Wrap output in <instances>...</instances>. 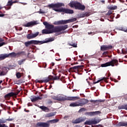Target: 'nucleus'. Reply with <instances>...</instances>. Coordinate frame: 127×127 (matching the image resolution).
Here are the masks:
<instances>
[{
  "mask_svg": "<svg viewBox=\"0 0 127 127\" xmlns=\"http://www.w3.org/2000/svg\"><path fill=\"white\" fill-rule=\"evenodd\" d=\"M61 6H64V4L63 3L58 2L56 3H51L48 5V7H50V8H52L55 11L64 12V13H67L68 14H73V13H74V10L65 7H62L58 9L59 7H61Z\"/></svg>",
  "mask_w": 127,
  "mask_h": 127,
  "instance_id": "obj_1",
  "label": "nucleus"
},
{
  "mask_svg": "<svg viewBox=\"0 0 127 127\" xmlns=\"http://www.w3.org/2000/svg\"><path fill=\"white\" fill-rule=\"evenodd\" d=\"M52 41H54V39L52 38L46 39L45 41H36V40H31L28 42H26L24 43V45L26 47H28L29 45H31V44H34V45H40L41 44H43L44 43H48V42H52Z\"/></svg>",
  "mask_w": 127,
  "mask_h": 127,
  "instance_id": "obj_2",
  "label": "nucleus"
},
{
  "mask_svg": "<svg viewBox=\"0 0 127 127\" xmlns=\"http://www.w3.org/2000/svg\"><path fill=\"white\" fill-rule=\"evenodd\" d=\"M53 100H56L57 101H59L60 102H64V101H77V100H79L80 97L78 96L71 97H67L62 96V95H57V96L53 97Z\"/></svg>",
  "mask_w": 127,
  "mask_h": 127,
  "instance_id": "obj_3",
  "label": "nucleus"
},
{
  "mask_svg": "<svg viewBox=\"0 0 127 127\" xmlns=\"http://www.w3.org/2000/svg\"><path fill=\"white\" fill-rule=\"evenodd\" d=\"M69 6L70 7H74L75 9H78V10H85L86 6L85 5L82 4V3L79 2L70 1L69 3Z\"/></svg>",
  "mask_w": 127,
  "mask_h": 127,
  "instance_id": "obj_4",
  "label": "nucleus"
},
{
  "mask_svg": "<svg viewBox=\"0 0 127 127\" xmlns=\"http://www.w3.org/2000/svg\"><path fill=\"white\" fill-rule=\"evenodd\" d=\"M89 103V100L83 98L81 99L77 102H73L69 104V107H83Z\"/></svg>",
  "mask_w": 127,
  "mask_h": 127,
  "instance_id": "obj_5",
  "label": "nucleus"
},
{
  "mask_svg": "<svg viewBox=\"0 0 127 127\" xmlns=\"http://www.w3.org/2000/svg\"><path fill=\"white\" fill-rule=\"evenodd\" d=\"M76 20H77V18H73L68 20H62L55 22L54 24H55V25H60V24H67V23L74 22V21H76Z\"/></svg>",
  "mask_w": 127,
  "mask_h": 127,
  "instance_id": "obj_6",
  "label": "nucleus"
},
{
  "mask_svg": "<svg viewBox=\"0 0 127 127\" xmlns=\"http://www.w3.org/2000/svg\"><path fill=\"white\" fill-rule=\"evenodd\" d=\"M68 28V25H64L63 26H57L54 27L52 29V32L56 33V32H61V31H63L64 30H66Z\"/></svg>",
  "mask_w": 127,
  "mask_h": 127,
  "instance_id": "obj_7",
  "label": "nucleus"
},
{
  "mask_svg": "<svg viewBox=\"0 0 127 127\" xmlns=\"http://www.w3.org/2000/svg\"><path fill=\"white\" fill-rule=\"evenodd\" d=\"M118 64H119V61L117 60H113L109 62H107L105 64H101V66L102 67H108L109 66H112V67H114L115 66V64L116 66H118Z\"/></svg>",
  "mask_w": 127,
  "mask_h": 127,
  "instance_id": "obj_8",
  "label": "nucleus"
},
{
  "mask_svg": "<svg viewBox=\"0 0 127 127\" xmlns=\"http://www.w3.org/2000/svg\"><path fill=\"white\" fill-rule=\"evenodd\" d=\"M8 57H16V53H15V52H12L8 54H1L0 55V61L5 59V58H8Z\"/></svg>",
  "mask_w": 127,
  "mask_h": 127,
  "instance_id": "obj_9",
  "label": "nucleus"
},
{
  "mask_svg": "<svg viewBox=\"0 0 127 127\" xmlns=\"http://www.w3.org/2000/svg\"><path fill=\"white\" fill-rule=\"evenodd\" d=\"M82 68V65H76L70 67L69 69V72L77 73L79 71V69Z\"/></svg>",
  "mask_w": 127,
  "mask_h": 127,
  "instance_id": "obj_10",
  "label": "nucleus"
},
{
  "mask_svg": "<svg viewBox=\"0 0 127 127\" xmlns=\"http://www.w3.org/2000/svg\"><path fill=\"white\" fill-rule=\"evenodd\" d=\"M86 120V119H84L82 117L77 118L75 120L72 121V123L76 125L77 124H80L83 123L84 121Z\"/></svg>",
  "mask_w": 127,
  "mask_h": 127,
  "instance_id": "obj_11",
  "label": "nucleus"
},
{
  "mask_svg": "<svg viewBox=\"0 0 127 127\" xmlns=\"http://www.w3.org/2000/svg\"><path fill=\"white\" fill-rule=\"evenodd\" d=\"M101 122V120H98L97 121L92 120L91 121H86L84 123V125H87L88 126H91L92 125H97V124H99Z\"/></svg>",
  "mask_w": 127,
  "mask_h": 127,
  "instance_id": "obj_12",
  "label": "nucleus"
},
{
  "mask_svg": "<svg viewBox=\"0 0 127 127\" xmlns=\"http://www.w3.org/2000/svg\"><path fill=\"white\" fill-rule=\"evenodd\" d=\"M113 48L112 45H102L101 46L100 49L101 51H106L107 50H110Z\"/></svg>",
  "mask_w": 127,
  "mask_h": 127,
  "instance_id": "obj_13",
  "label": "nucleus"
},
{
  "mask_svg": "<svg viewBox=\"0 0 127 127\" xmlns=\"http://www.w3.org/2000/svg\"><path fill=\"white\" fill-rule=\"evenodd\" d=\"M35 127H49V124L44 122H38Z\"/></svg>",
  "mask_w": 127,
  "mask_h": 127,
  "instance_id": "obj_14",
  "label": "nucleus"
},
{
  "mask_svg": "<svg viewBox=\"0 0 127 127\" xmlns=\"http://www.w3.org/2000/svg\"><path fill=\"white\" fill-rule=\"evenodd\" d=\"M39 34V32H36L35 34H28L27 35V39H32V38H35Z\"/></svg>",
  "mask_w": 127,
  "mask_h": 127,
  "instance_id": "obj_15",
  "label": "nucleus"
},
{
  "mask_svg": "<svg viewBox=\"0 0 127 127\" xmlns=\"http://www.w3.org/2000/svg\"><path fill=\"white\" fill-rule=\"evenodd\" d=\"M30 100L32 103H35V102L39 101V100H42V97L39 96L36 97L35 96H31Z\"/></svg>",
  "mask_w": 127,
  "mask_h": 127,
  "instance_id": "obj_16",
  "label": "nucleus"
},
{
  "mask_svg": "<svg viewBox=\"0 0 127 127\" xmlns=\"http://www.w3.org/2000/svg\"><path fill=\"white\" fill-rule=\"evenodd\" d=\"M36 24H37V23H36V22L31 21L24 24L23 26H24L25 27H30V26H33L34 25H36Z\"/></svg>",
  "mask_w": 127,
  "mask_h": 127,
  "instance_id": "obj_17",
  "label": "nucleus"
},
{
  "mask_svg": "<svg viewBox=\"0 0 127 127\" xmlns=\"http://www.w3.org/2000/svg\"><path fill=\"white\" fill-rule=\"evenodd\" d=\"M43 24L46 26V28H47V29H53V28H54V25H51L47 22H44Z\"/></svg>",
  "mask_w": 127,
  "mask_h": 127,
  "instance_id": "obj_18",
  "label": "nucleus"
},
{
  "mask_svg": "<svg viewBox=\"0 0 127 127\" xmlns=\"http://www.w3.org/2000/svg\"><path fill=\"white\" fill-rule=\"evenodd\" d=\"M100 114H101V112L95 111V112H86L85 113V115H87V116H91L92 117V116H95L96 115H100Z\"/></svg>",
  "mask_w": 127,
  "mask_h": 127,
  "instance_id": "obj_19",
  "label": "nucleus"
},
{
  "mask_svg": "<svg viewBox=\"0 0 127 127\" xmlns=\"http://www.w3.org/2000/svg\"><path fill=\"white\" fill-rule=\"evenodd\" d=\"M13 96H14V92H10L4 96V98L9 100L10 97H13Z\"/></svg>",
  "mask_w": 127,
  "mask_h": 127,
  "instance_id": "obj_20",
  "label": "nucleus"
},
{
  "mask_svg": "<svg viewBox=\"0 0 127 127\" xmlns=\"http://www.w3.org/2000/svg\"><path fill=\"white\" fill-rule=\"evenodd\" d=\"M108 79H109V78L104 77L102 78H100V79L98 80L97 81L93 82V84H97L98 83H99V82H102V81H104L106 82V83H108Z\"/></svg>",
  "mask_w": 127,
  "mask_h": 127,
  "instance_id": "obj_21",
  "label": "nucleus"
},
{
  "mask_svg": "<svg viewBox=\"0 0 127 127\" xmlns=\"http://www.w3.org/2000/svg\"><path fill=\"white\" fill-rule=\"evenodd\" d=\"M50 80H52L51 75L45 77L43 80H41V83H48Z\"/></svg>",
  "mask_w": 127,
  "mask_h": 127,
  "instance_id": "obj_22",
  "label": "nucleus"
},
{
  "mask_svg": "<svg viewBox=\"0 0 127 127\" xmlns=\"http://www.w3.org/2000/svg\"><path fill=\"white\" fill-rule=\"evenodd\" d=\"M42 33L43 34H50L51 33H53V32H52V30L45 29L42 30Z\"/></svg>",
  "mask_w": 127,
  "mask_h": 127,
  "instance_id": "obj_23",
  "label": "nucleus"
},
{
  "mask_svg": "<svg viewBox=\"0 0 127 127\" xmlns=\"http://www.w3.org/2000/svg\"><path fill=\"white\" fill-rule=\"evenodd\" d=\"M16 57H20V56H25L26 53L24 51H21L16 53Z\"/></svg>",
  "mask_w": 127,
  "mask_h": 127,
  "instance_id": "obj_24",
  "label": "nucleus"
},
{
  "mask_svg": "<svg viewBox=\"0 0 127 127\" xmlns=\"http://www.w3.org/2000/svg\"><path fill=\"white\" fill-rule=\"evenodd\" d=\"M90 15V12H86L85 13H82L80 14V17L82 18V17H86L89 16Z\"/></svg>",
  "mask_w": 127,
  "mask_h": 127,
  "instance_id": "obj_25",
  "label": "nucleus"
},
{
  "mask_svg": "<svg viewBox=\"0 0 127 127\" xmlns=\"http://www.w3.org/2000/svg\"><path fill=\"white\" fill-rule=\"evenodd\" d=\"M5 123H6V121L0 120V127H8L7 126L5 125V124H4Z\"/></svg>",
  "mask_w": 127,
  "mask_h": 127,
  "instance_id": "obj_26",
  "label": "nucleus"
},
{
  "mask_svg": "<svg viewBox=\"0 0 127 127\" xmlns=\"http://www.w3.org/2000/svg\"><path fill=\"white\" fill-rule=\"evenodd\" d=\"M118 109H119V110H127V104L119 106Z\"/></svg>",
  "mask_w": 127,
  "mask_h": 127,
  "instance_id": "obj_27",
  "label": "nucleus"
},
{
  "mask_svg": "<svg viewBox=\"0 0 127 127\" xmlns=\"http://www.w3.org/2000/svg\"><path fill=\"white\" fill-rule=\"evenodd\" d=\"M56 115V112H52L50 113L47 114L46 117L47 118H51V117H54Z\"/></svg>",
  "mask_w": 127,
  "mask_h": 127,
  "instance_id": "obj_28",
  "label": "nucleus"
},
{
  "mask_svg": "<svg viewBox=\"0 0 127 127\" xmlns=\"http://www.w3.org/2000/svg\"><path fill=\"white\" fill-rule=\"evenodd\" d=\"M119 127H127V122H122L118 123Z\"/></svg>",
  "mask_w": 127,
  "mask_h": 127,
  "instance_id": "obj_29",
  "label": "nucleus"
},
{
  "mask_svg": "<svg viewBox=\"0 0 127 127\" xmlns=\"http://www.w3.org/2000/svg\"><path fill=\"white\" fill-rule=\"evenodd\" d=\"M59 122V119H53L48 121V123H51V124H56Z\"/></svg>",
  "mask_w": 127,
  "mask_h": 127,
  "instance_id": "obj_30",
  "label": "nucleus"
},
{
  "mask_svg": "<svg viewBox=\"0 0 127 127\" xmlns=\"http://www.w3.org/2000/svg\"><path fill=\"white\" fill-rule=\"evenodd\" d=\"M40 108L42 111H44V112H48V111H49V109L44 106H40Z\"/></svg>",
  "mask_w": 127,
  "mask_h": 127,
  "instance_id": "obj_31",
  "label": "nucleus"
},
{
  "mask_svg": "<svg viewBox=\"0 0 127 127\" xmlns=\"http://www.w3.org/2000/svg\"><path fill=\"white\" fill-rule=\"evenodd\" d=\"M97 102H99L100 103H104V102H105V100H90V103H97Z\"/></svg>",
  "mask_w": 127,
  "mask_h": 127,
  "instance_id": "obj_32",
  "label": "nucleus"
},
{
  "mask_svg": "<svg viewBox=\"0 0 127 127\" xmlns=\"http://www.w3.org/2000/svg\"><path fill=\"white\" fill-rule=\"evenodd\" d=\"M118 8V6L117 5H111L108 7V9H110L111 10H115V9H117Z\"/></svg>",
  "mask_w": 127,
  "mask_h": 127,
  "instance_id": "obj_33",
  "label": "nucleus"
},
{
  "mask_svg": "<svg viewBox=\"0 0 127 127\" xmlns=\"http://www.w3.org/2000/svg\"><path fill=\"white\" fill-rule=\"evenodd\" d=\"M4 40L3 39L0 38V47H1V46H3V45H5L6 43L4 42Z\"/></svg>",
  "mask_w": 127,
  "mask_h": 127,
  "instance_id": "obj_34",
  "label": "nucleus"
},
{
  "mask_svg": "<svg viewBox=\"0 0 127 127\" xmlns=\"http://www.w3.org/2000/svg\"><path fill=\"white\" fill-rule=\"evenodd\" d=\"M120 30H122V31H124V32L127 33V27H122L120 28Z\"/></svg>",
  "mask_w": 127,
  "mask_h": 127,
  "instance_id": "obj_35",
  "label": "nucleus"
},
{
  "mask_svg": "<svg viewBox=\"0 0 127 127\" xmlns=\"http://www.w3.org/2000/svg\"><path fill=\"white\" fill-rule=\"evenodd\" d=\"M52 80H59L60 77L58 76H55V77L51 75Z\"/></svg>",
  "mask_w": 127,
  "mask_h": 127,
  "instance_id": "obj_36",
  "label": "nucleus"
},
{
  "mask_svg": "<svg viewBox=\"0 0 127 127\" xmlns=\"http://www.w3.org/2000/svg\"><path fill=\"white\" fill-rule=\"evenodd\" d=\"M25 60V59H22L21 60L18 61V64L19 65H22V64H23V62H24Z\"/></svg>",
  "mask_w": 127,
  "mask_h": 127,
  "instance_id": "obj_37",
  "label": "nucleus"
},
{
  "mask_svg": "<svg viewBox=\"0 0 127 127\" xmlns=\"http://www.w3.org/2000/svg\"><path fill=\"white\" fill-rule=\"evenodd\" d=\"M13 3H12V0H9L7 2V6H11L12 5Z\"/></svg>",
  "mask_w": 127,
  "mask_h": 127,
  "instance_id": "obj_38",
  "label": "nucleus"
},
{
  "mask_svg": "<svg viewBox=\"0 0 127 127\" xmlns=\"http://www.w3.org/2000/svg\"><path fill=\"white\" fill-rule=\"evenodd\" d=\"M85 111H87V109L85 108H81L78 111V113H82V112H85Z\"/></svg>",
  "mask_w": 127,
  "mask_h": 127,
  "instance_id": "obj_39",
  "label": "nucleus"
},
{
  "mask_svg": "<svg viewBox=\"0 0 127 127\" xmlns=\"http://www.w3.org/2000/svg\"><path fill=\"white\" fill-rule=\"evenodd\" d=\"M16 77L17 79H19L21 77V74H20V72H17L16 74Z\"/></svg>",
  "mask_w": 127,
  "mask_h": 127,
  "instance_id": "obj_40",
  "label": "nucleus"
},
{
  "mask_svg": "<svg viewBox=\"0 0 127 127\" xmlns=\"http://www.w3.org/2000/svg\"><path fill=\"white\" fill-rule=\"evenodd\" d=\"M113 11L112 10H109L108 12L106 13V15L110 16L113 13Z\"/></svg>",
  "mask_w": 127,
  "mask_h": 127,
  "instance_id": "obj_41",
  "label": "nucleus"
},
{
  "mask_svg": "<svg viewBox=\"0 0 127 127\" xmlns=\"http://www.w3.org/2000/svg\"><path fill=\"white\" fill-rule=\"evenodd\" d=\"M4 75H5V72L0 70V76H4Z\"/></svg>",
  "mask_w": 127,
  "mask_h": 127,
  "instance_id": "obj_42",
  "label": "nucleus"
},
{
  "mask_svg": "<svg viewBox=\"0 0 127 127\" xmlns=\"http://www.w3.org/2000/svg\"><path fill=\"white\" fill-rule=\"evenodd\" d=\"M20 93V90H17L16 93H14V96H17Z\"/></svg>",
  "mask_w": 127,
  "mask_h": 127,
  "instance_id": "obj_43",
  "label": "nucleus"
},
{
  "mask_svg": "<svg viewBox=\"0 0 127 127\" xmlns=\"http://www.w3.org/2000/svg\"><path fill=\"white\" fill-rule=\"evenodd\" d=\"M109 54V52H104L103 53V56H104V57H107V55Z\"/></svg>",
  "mask_w": 127,
  "mask_h": 127,
  "instance_id": "obj_44",
  "label": "nucleus"
},
{
  "mask_svg": "<svg viewBox=\"0 0 127 127\" xmlns=\"http://www.w3.org/2000/svg\"><path fill=\"white\" fill-rule=\"evenodd\" d=\"M88 34L89 35H94V34H95V32H88Z\"/></svg>",
  "mask_w": 127,
  "mask_h": 127,
  "instance_id": "obj_45",
  "label": "nucleus"
},
{
  "mask_svg": "<svg viewBox=\"0 0 127 127\" xmlns=\"http://www.w3.org/2000/svg\"><path fill=\"white\" fill-rule=\"evenodd\" d=\"M69 45L70 46H73V47H77V44H70Z\"/></svg>",
  "mask_w": 127,
  "mask_h": 127,
  "instance_id": "obj_46",
  "label": "nucleus"
},
{
  "mask_svg": "<svg viewBox=\"0 0 127 127\" xmlns=\"http://www.w3.org/2000/svg\"><path fill=\"white\" fill-rule=\"evenodd\" d=\"M127 52V48H126V51H124L123 50H122V53L123 54H126Z\"/></svg>",
  "mask_w": 127,
  "mask_h": 127,
  "instance_id": "obj_47",
  "label": "nucleus"
},
{
  "mask_svg": "<svg viewBox=\"0 0 127 127\" xmlns=\"http://www.w3.org/2000/svg\"><path fill=\"white\" fill-rule=\"evenodd\" d=\"M6 121H7L8 122H11V121H12V119H6Z\"/></svg>",
  "mask_w": 127,
  "mask_h": 127,
  "instance_id": "obj_48",
  "label": "nucleus"
},
{
  "mask_svg": "<svg viewBox=\"0 0 127 127\" xmlns=\"http://www.w3.org/2000/svg\"><path fill=\"white\" fill-rule=\"evenodd\" d=\"M120 16H121V15L118 14V15H117V16L116 17V18H119L120 17Z\"/></svg>",
  "mask_w": 127,
  "mask_h": 127,
  "instance_id": "obj_49",
  "label": "nucleus"
},
{
  "mask_svg": "<svg viewBox=\"0 0 127 127\" xmlns=\"http://www.w3.org/2000/svg\"><path fill=\"white\" fill-rule=\"evenodd\" d=\"M3 16H4V14H0V17H2Z\"/></svg>",
  "mask_w": 127,
  "mask_h": 127,
  "instance_id": "obj_50",
  "label": "nucleus"
},
{
  "mask_svg": "<svg viewBox=\"0 0 127 127\" xmlns=\"http://www.w3.org/2000/svg\"><path fill=\"white\" fill-rule=\"evenodd\" d=\"M36 83H42V82H41V81L36 80Z\"/></svg>",
  "mask_w": 127,
  "mask_h": 127,
  "instance_id": "obj_51",
  "label": "nucleus"
},
{
  "mask_svg": "<svg viewBox=\"0 0 127 127\" xmlns=\"http://www.w3.org/2000/svg\"><path fill=\"white\" fill-rule=\"evenodd\" d=\"M0 106L1 107V108H3V107H4V105L2 104H1Z\"/></svg>",
  "mask_w": 127,
  "mask_h": 127,
  "instance_id": "obj_52",
  "label": "nucleus"
},
{
  "mask_svg": "<svg viewBox=\"0 0 127 127\" xmlns=\"http://www.w3.org/2000/svg\"><path fill=\"white\" fill-rule=\"evenodd\" d=\"M45 12L44 11H40V13H45Z\"/></svg>",
  "mask_w": 127,
  "mask_h": 127,
  "instance_id": "obj_53",
  "label": "nucleus"
},
{
  "mask_svg": "<svg viewBox=\"0 0 127 127\" xmlns=\"http://www.w3.org/2000/svg\"><path fill=\"white\" fill-rule=\"evenodd\" d=\"M51 65L52 66H54V65H55V64H54V63H52Z\"/></svg>",
  "mask_w": 127,
  "mask_h": 127,
  "instance_id": "obj_54",
  "label": "nucleus"
},
{
  "mask_svg": "<svg viewBox=\"0 0 127 127\" xmlns=\"http://www.w3.org/2000/svg\"><path fill=\"white\" fill-rule=\"evenodd\" d=\"M17 2V1H12V3H15Z\"/></svg>",
  "mask_w": 127,
  "mask_h": 127,
  "instance_id": "obj_55",
  "label": "nucleus"
},
{
  "mask_svg": "<svg viewBox=\"0 0 127 127\" xmlns=\"http://www.w3.org/2000/svg\"><path fill=\"white\" fill-rule=\"evenodd\" d=\"M1 83H2V80H0V85L1 84Z\"/></svg>",
  "mask_w": 127,
  "mask_h": 127,
  "instance_id": "obj_56",
  "label": "nucleus"
},
{
  "mask_svg": "<svg viewBox=\"0 0 127 127\" xmlns=\"http://www.w3.org/2000/svg\"><path fill=\"white\" fill-rule=\"evenodd\" d=\"M51 88H52V85L50 86V89H51Z\"/></svg>",
  "mask_w": 127,
  "mask_h": 127,
  "instance_id": "obj_57",
  "label": "nucleus"
},
{
  "mask_svg": "<svg viewBox=\"0 0 127 127\" xmlns=\"http://www.w3.org/2000/svg\"><path fill=\"white\" fill-rule=\"evenodd\" d=\"M101 2H103V3L105 2V0H102Z\"/></svg>",
  "mask_w": 127,
  "mask_h": 127,
  "instance_id": "obj_58",
  "label": "nucleus"
},
{
  "mask_svg": "<svg viewBox=\"0 0 127 127\" xmlns=\"http://www.w3.org/2000/svg\"><path fill=\"white\" fill-rule=\"evenodd\" d=\"M1 8H2V7H1V6H0V9H1Z\"/></svg>",
  "mask_w": 127,
  "mask_h": 127,
  "instance_id": "obj_59",
  "label": "nucleus"
},
{
  "mask_svg": "<svg viewBox=\"0 0 127 127\" xmlns=\"http://www.w3.org/2000/svg\"><path fill=\"white\" fill-rule=\"evenodd\" d=\"M111 76V74H108V77H110Z\"/></svg>",
  "mask_w": 127,
  "mask_h": 127,
  "instance_id": "obj_60",
  "label": "nucleus"
},
{
  "mask_svg": "<svg viewBox=\"0 0 127 127\" xmlns=\"http://www.w3.org/2000/svg\"><path fill=\"white\" fill-rule=\"evenodd\" d=\"M60 34H61V33H59V34H58V35H60Z\"/></svg>",
  "mask_w": 127,
  "mask_h": 127,
  "instance_id": "obj_61",
  "label": "nucleus"
},
{
  "mask_svg": "<svg viewBox=\"0 0 127 127\" xmlns=\"http://www.w3.org/2000/svg\"><path fill=\"white\" fill-rule=\"evenodd\" d=\"M8 109H10V107H8Z\"/></svg>",
  "mask_w": 127,
  "mask_h": 127,
  "instance_id": "obj_62",
  "label": "nucleus"
},
{
  "mask_svg": "<svg viewBox=\"0 0 127 127\" xmlns=\"http://www.w3.org/2000/svg\"><path fill=\"white\" fill-rule=\"evenodd\" d=\"M89 127V126H87V127Z\"/></svg>",
  "mask_w": 127,
  "mask_h": 127,
  "instance_id": "obj_63",
  "label": "nucleus"
},
{
  "mask_svg": "<svg viewBox=\"0 0 127 127\" xmlns=\"http://www.w3.org/2000/svg\"><path fill=\"white\" fill-rule=\"evenodd\" d=\"M92 127H94V126H92Z\"/></svg>",
  "mask_w": 127,
  "mask_h": 127,
  "instance_id": "obj_64",
  "label": "nucleus"
}]
</instances>
